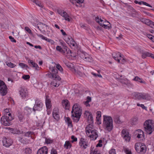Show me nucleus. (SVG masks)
I'll return each mask as SVG.
<instances>
[{"mask_svg":"<svg viewBox=\"0 0 154 154\" xmlns=\"http://www.w3.org/2000/svg\"><path fill=\"white\" fill-rule=\"evenodd\" d=\"M82 109L79 105L75 104L72 106V117L74 122H78L82 114Z\"/></svg>","mask_w":154,"mask_h":154,"instance_id":"1","label":"nucleus"},{"mask_svg":"<svg viewBox=\"0 0 154 154\" xmlns=\"http://www.w3.org/2000/svg\"><path fill=\"white\" fill-rule=\"evenodd\" d=\"M85 130L87 135L91 133L89 136L92 140H95L98 136L97 131L92 124H89L86 128Z\"/></svg>","mask_w":154,"mask_h":154,"instance_id":"2","label":"nucleus"},{"mask_svg":"<svg viewBox=\"0 0 154 154\" xmlns=\"http://www.w3.org/2000/svg\"><path fill=\"white\" fill-rule=\"evenodd\" d=\"M103 124L105 129L108 131H111L113 128V121L111 116L104 115Z\"/></svg>","mask_w":154,"mask_h":154,"instance_id":"3","label":"nucleus"},{"mask_svg":"<svg viewBox=\"0 0 154 154\" xmlns=\"http://www.w3.org/2000/svg\"><path fill=\"white\" fill-rule=\"evenodd\" d=\"M13 119L11 113H5L1 117V122L4 126H9L11 124V121Z\"/></svg>","mask_w":154,"mask_h":154,"instance_id":"4","label":"nucleus"},{"mask_svg":"<svg viewBox=\"0 0 154 154\" xmlns=\"http://www.w3.org/2000/svg\"><path fill=\"white\" fill-rule=\"evenodd\" d=\"M50 70L52 72L48 73L46 74V76L49 78L53 79L56 80L60 81L61 80L60 77L57 75L58 70L55 67L50 68Z\"/></svg>","mask_w":154,"mask_h":154,"instance_id":"5","label":"nucleus"},{"mask_svg":"<svg viewBox=\"0 0 154 154\" xmlns=\"http://www.w3.org/2000/svg\"><path fill=\"white\" fill-rule=\"evenodd\" d=\"M135 148L136 151L141 154H144L146 150V147L144 143H136L135 145Z\"/></svg>","mask_w":154,"mask_h":154,"instance_id":"6","label":"nucleus"},{"mask_svg":"<svg viewBox=\"0 0 154 154\" xmlns=\"http://www.w3.org/2000/svg\"><path fill=\"white\" fill-rule=\"evenodd\" d=\"M152 123L151 121L148 120L145 122L144 124L145 130L148 134H151L152 132Z\"/></svg>","mask_w":154,"mask_h":154,"instance_id":"7","label":"nucleus"},{"mask_svg":"<svg viewBox=\"0 0 154 154\" xmlns=\"http://www.w3.org/2000/svg\"><path fill=\"white\" fill-rule=\"evenodd\" d=\"M43 105V103L40 100L36 99L35 100V103L32 110L35 112L36 111H40L42 109Z\"/></svg>","mask_w":154,"mask_h":154,"instance_id":"8","label":"nucleus"},{"mask_svg":"<svg viewBox=\"0 0 154 154\" xmlns=\"http://www.w3.org/2000/svg\"><path fill=\"white\" fill-rule=\"evenodd\" d=\"M133 94L137 99L139 100L142 99H146L148 98L149 96L148 94L142 93L134 92Z\"/></svg>","mask_w":154,"mask_h":154,"instance_id":"9","label":"nucleus"},{"mask_svg":"<svg viewBox=\"0 0 154 154\" xmlns=\"http://www.w3.org/2000/svg\"><path fill=\"white\" fill-rule=\"evenodd\" d=\"M0 93L2 96H5L7 93V87L3 81L0 80Z\"/></svg>","mask_w":154,"mask_h":154,"instance_id":"10","label":"nucleus"},{"mask_svg":"<svg viewBox=\"0 0 154 154\" xmlns=\"http://www.w3.org/2000/svg\"><path fill=\"white\" fill-rule=\"evenodd\" d=\"M80 57L87 62H92L93 61L92 57L85 53H82L80 54Z\"/></svg>","mask_w":154,"mask_h":154,"instance_id":"11","label":"nucleus"},{"mask_svg":"<svg viewBox=\"0 0 154 154\" xmlns=\"http://www.w3.org/2000/svg\"><path fill=\"white\" fill-rule=\"evenodd\" d=\"M37 27L41 31L45 32L49 29L48 26L47 25L42 23H39L37 25Z\"/></svg>","mask_w":154,"mask_h":154,"instance_id":"12","label":"nucleus"},{"mask_svg":"<svg viewBox=\"0 0 154 154\" xmlns=\"http://www.w3.org/2000/svg\"><path fill=\"white\" fill-rule=\"evenodd\" d=\"M122 136L126 141L129 142L130 141L131 137L127 130L124 129L122 130Z\"/></svg>","mask_w":154,"mask_h":154,"instance_id":"13","label":"nucleus"},{"mask_svg":"<svg viewBox=\"0 0 154 154\" xmlns=\"http://www.w3.org/2000/svg\"><path fill=\"white\" fill-rule=\"evenodd\" d=\"M95 20L102 27L105 29H109V26H108V25H109V24H104V20L103 18V19H100L98 17H95Z\"/></svg>","mask_w":154,"mask_h":154,"instance_id":"14","label":"nucleus"},{"mask_svg":"<svg viewBox=\"0 0 154 154\" xmlns=\"http://www.w3.org/2000/svg\"><path fill=\"white\" fill-rule=\"evenodd\" d=\"M52 116L57 121L60 119V116L59 114V109L57 107L54 108L52 112Z\"/></svg>","mask_w":154,"mask_h":154,"instance_id":"15","label":"nucleus"},{"mask_svg":"<svg viewBox=\"0 0 154 154\" xmlns=\"http://www.w3.org/2000/svg\"><path fill=\"white\" fill-rule=\"evenodd\" d=\"M85 117H88V121L90 123L89 124H92L93 123V119L92 114L90 112L85 111L84 113Z\"/></svg>","mask_w":154,"mask_h":154,"instance_id":"16","label":"nucleus"},{"mask_svg":"<svg viewBox=\"0 0 154 154\" xmlns=\"http://www.w3.org/2000/svg\"><path fill=\"white\" fill-rule=\"evenodd\" d=\"M20 94L23 99L25 98L28 95V92L26 89L22 87H20L19 89Z\"/></svg>","mask_w":154,"mask_h":154,"instance_id":"17","label":"nucleus"},{"mask_svg":"<svg viewBox=\"0 0 154 154\" xmlns=\"http://www.w3.org/2000/svg\"><path fill=\"white\" fill-rule=\"evenodd\" d=\"M79 144L80 146L84 149H86L88 145V142L84 138H81Z\"/></svg>","mask_w":154,"mask_h":154,"instance_id":"18","label":"nucleus"},{"mask_svg":"<svg viewBox=\"0 0 154 154\" xmlns=\"http://www.w3.org/2000/svg\"><path fill=\"white\" fill-rule=\"evenodd\" d=\"M58 13L60 15L64 17L65 19L66 20H67L68 21H70V19L69 18V16L65 11L63 10H59L58 11Z\"/></svg>","mask_w":154,"mask_h":154,"instance_id":"19","label":"nucleus"},{"mask_svg":"<svg viewBox=\"0 0 154 154\" xmlns=\"http://www.w3.org/2000/svg\"><path fill=\"white\" fill-rule=\"evenodd\" d=\"M3 145L6 147H9L12 143V140L10 139L5 138L2 140Z\"/></svg>","mask_w":154,"mask_h":154,"instance_id":"20","label":"nucleus"},{"mask_svg":"<svg viewBox=\"0 0 154 154\" xmlns=\"http://www.w3.org/2000/svg\"><path fill=\"white\" fill-rule=\"evenodd\" d=\"M63 48L62 52L63 53V54L66 56H67V55H66V54L67 55L68 54L69 55L72 56L71 55L72 53V51L67 47L63 45Z\"/></svg>","mask_w":154,"mask_h":154,"instance_id":"21","label":"nucleus"},{"mask_svg":"<svg viewBox=\"0 0 154 154\" xmlns=\"http://www.w3.org/2000/svg\"><path fill=\"white\" fill-rule=\"evenodd\" d=\"M48 149L46 146H44L40 148L38 151L37 154H47Z\"/></svg>","mask_w":154,"mask_h":154,"instance_id":"22","label":"nucleus"},{"mask_svg":"<svg viewBox=\"0 0 154 154\" xmlns=\"http://www.w3.org/2000/svg\"><path fill=\"white\" fill-rule=\"evenodd\" d=\"M45 104L47 109H50L51 106V99L48 95L46 96Z\"/></svg>","mask_w":154,"mask_h":154,"instance_id":"23","label":"nucleus"},{"mask_svg":"<svg viewBox=\"0 0 154 154\" xmlns=\"http://www.w3.org/2000/svg\"><path fill=\"white\" fill-rule=\"evenodd\" d=\"M62 105L65 109H69V102L67 100H64L62 101Z\"/></svg>","mask_w":154,"mask_h":154,"instance_id":"24","label":"nucleus"},{"mask_svg":"<svg viewBox=\"0 0 154 154\" xmlns=\"http://www.w3.org/2000/svg\"><path fill=\"white\" fill-rule=\"evenodd\" d=\"M6 128L9 130L10 131L12 134H21V131L17 129L10 128Z\"/></svg>","mask_w":154,"mask_h":154,"instance_id":"25","label":"nucleus"},{"mask_svg":"<svg viewBox=\"0 0 154 154\" xmlns=\"http://www.w3.org/2000/svg\"><path fill=\"white\" fill-rule=\"evenodd\" d=\"M118 55L120 57H122V55L121 53L120 52H118V53H114L113 54H112V56L113 58L116 60H117L119 63L120 62V60L119 59H118L117 58L118 57Z\"/></svg>","mask_w":154,"mask_h":154,"instance_id":"26","label":"nucleus"},{"mask_svg":"<svg viewBox=\"0 0 154 154\" xmlns=\"http://www.w3.org/2000/svg\"><path fill=\"white\" fill-rule=\"evenodd\" d=\"M28 62L29 63L31 64L32 66L33 67L35 68V69L38 70V66L35 62L31 60H28Z\"/></svg>","mask_w":154,"mask_h":154,"instance_id":"27","label":"nucleus"},{"mask_svg":"<svg viewBox=\"0 0 154 154\" xmlns=\"http://www.w3.org/2000/svg\"><path fill=\"white\" fill-rule=\"evenodd\" d=\"M20 141L21 143H22L23 144H27V143H29L30 142V141L28 139L26 138L25 137H23L21 138L20 139Z\"/></svg>","mask_w":154,"mask_h":154,"instance_id":"28","label":"nucleus"},{"mask_svg":"<svg viewBox=\"0 0 154 154\" xmlns=\"http://www.w3.org/2000/svg\"><path fill=\"white\" fill-rule=\"evenodd\" d=\"M65 64L66 66L69 68H70L72 72H73L74 70L73 69H75V68L74 67L73 64L69 62L65 63Z\"/></svg>","mask_w":154,"mask_h":154,"instance_id":"29","label":"nucleus"},{"mask_svg":"<svg viewBox=\"0 0 154 154\" xmlns=\"http://www.w3.org/2000/svg\"><path fill=\"white\" fill-rule=\"evenodd\" d=\"M31 2L35 3L36 5L38 6L43 8V5L41 2L38 0H30Z\"/></svg>","mask_w":154,"mask_h":154,"instance_id":"30","label":"nucleus"},{"mask_svg":"<svg viewBox=\"0 0 154 154\" xmlns=\"http://www.w3.org/2000/svg\"><path fill=\"white\" fill-rule=\"evenodd\" d=\"M73 69L74 70L73 72L77 76L81 77L84 74L83 73L78 70H77L75 68V69Z\"/></svg>","mask_w":154,"mask_h":154,"instance_id":"31","label":"nucleus"},{"mask_svg":"<svg viewBox=\"0 0 154 154\" xmlns=\"http://www.w3.org/2000/svg\"><path fill=\"white\" fill-rule=\"evenodd\" d=\"M133 80L136 81H138L140 83L146 84V82L145 81H143L142 79L140 78L139 77L137 76L135 77L133 79Z\"/></svg>","mask_w":154,"mask_h":154,"instance_id":"32","label":"nucleus"},{"mask_svg":"<svg viewBox=\"0 0 154 154\" xmlns=\"http://www.w3.org/2000/svg\"><path fill=\"white\" fill-rule=\"evenodd\" d=\"M32 111V109L28 107H26L24 109V112L27 115L30 114L31 113Z\"/></svg>","mask_w":154,"mask_h":154,"instance_id":"33","label":"nucleus"},{"mask_svg":"<svg viewBox=\"0 0 154 154\" xmlns=\"http://www.w3.org/2000/svg\"><path fill=\"white\" fill-rule=\"evenodd\" d=\"M138 118L137 117H134L132 118L131 119V123L133 125L137 124V123Z\"/></svg>","mask_w":154,"mask_h":154,"instance_id":"34","label":"nucleus"},{"mask_svg":"<svg viewBox=\"0 0 154 154\" xmlns=\"http://www.w3.org/2000/svg\"><path fill=\"white\" fill-rule=\"evenodd\" d=\"M25 154H31L32 153V150L29 148H25L23 150Z\"/></svg>","mask_w":154,"mask_h":154,"instance_id":"35","label":"nucleus"},{"mask_svg":"<svg viewBox=\"0 0 154 154\" xmlns=\"http://www.w3.org/2000/svg\"><path fill=\"white\" fill-rule=\"evenodd\" d=\"M64 146L66 149L70 148L71 146V144L68 141H66L64 144Z\"/></svg>","mask_w":154,"mask_h":154,"instance_id":"36","label":"nucleus"},{"mask_svg":"<svg viewBox=\"0 0 154 154\" xmlns=\"http://www.w3.org/2000/svg\"><path fill=\"white\" fill-rule=\"evenodd\" d=\"M69 39L70 40L69 43H68V44H69L70 46L72 45V47L75 46L76 45V43L74 40L71 38V40H70V39Z\"/></svg>","mask_w":154,"mask_h":154,"instance_id":"37","label":"nucleus"},{"mask_svg":"<svg viewBox=\"0 0 154 154\" xmlns=\"http://www.w3.org/2000/svg\"><path fill=\"white\" fill-rule=\"evenodd\" d=\"M114 121L116 123L120 124L121 123V121L120 120L119 116L116 115L115 116Z\"/></svg>","mask_w":154,"mask_h":154,"instance_id":"38","label":"nucleus"},{"mask_svg":"<svg viewBox=\"0 0 154 154\" xmlns=\"http://www.w3.org/2000/svg\"><path fill=\"white\" fill-rule=\"evenodd\" d=\"M76 3V5L77 6L81 7V6L80 4L84 2V0H75Z\"/></svg>","mask_w":154,"mask_h":154,"instance_id":"39","label":"nucleus"},{"mask_svg":"<svg viewBox=\"0 0 154 154\" xmlns=\"http://www.w3.org/2000/svg\"><path fill=\"white\" fill-rule=\"evenodd\" d=\"M150 20L147 19H142L141 20V21L143 23L149 25V24Z\"/></svg>","mask_w":154,"mask_h":154,"instance_id":"40","label":"nucleus"},{"mask_svg":"<svg viewBox=\"0 0 154 154\" xmlns=\"http://www.w3.org/2000/svg\"><path fill=\"white\" fill-rule=\"evenodd\" d=\"M150 53L147 52H144L143 54L142 55V57L143 58H145L147 57H149Z\"/></svg>","mask_w":154,"mask_h":154,"instance_id":"41","label":"nucleus"},{"mask_svg":"<svg viewBox=\"0 0 154 154\" xmlns=\"http://www.w3.org/2000/svg\"><path fill=\"white\" fill-rule=\"evenodd\" d=\"M65 121L67 122L68 125L72 126V121L69 117H66L65 118Z\"/></svg>","mask_w":154,"mask_h":154,"instance_id":"42","label":"nucleus"},{"mask_svg":"<svg viewBox=\"0 0 154 154\" xmlns=\"http://www.w3.org/2000/svg\"><path fill=\"white\" fill-rule=\"evenodd\" d=\"M34 134L33 132L28 131L24 133V136L25 137H29L30 135H32Z\"/></svg>","mask_w":154,"mask_h":154,"instance_id":"43","label":"nucleus"},{"mask_svg":"<svg viewBox=\"0 0 154 154\" xmlns=\"http://www.w3.org/2000/svg\"><path fill=\"white\" fill-rule=\"evenodd\" d=\"M146 36L152 42H154V36L148 34L146 35Z\"/></svg>","mask_w":154,"mask_h":154,"instance_id":"44","label":"nucleus"},{"mask_svg":"<svg viewBox=\"0 0 154 154\" xmlns=\"http://www.w3.org/2000/svg\"><path fill=\"white\" fill-rule=\"evenodd\" d=\"M56 68L57 69L59 70L61 72H63V69L62 67L60 66V65L59 64H56Z\"/></svg>","mask_w":154,"mask_h":154,"instance_id":"45","label":"nucleus"},{"mask_svg":"<svg viewBox=\"0 0 154 154\" xmlns=\"http://www.w3.org/2000/svg\"><path fill=\"white\" fill-rule=\"evenodd\" d=\"M18 117L19 120L20 122H23V120L24 119L23 116L21 114H19V115H18Z\"/></svg>","mask_w":154,"mask_h":154,"instance_id":"46","label":"nucleus"},{"mask_svg":"<svg viewBox=\"0 0 154 154\" xmlns=\"http://www.w3.org/2000/svg\"><path fill=\"white\" fill-rule=\"evenodd\" d=\"M7 65L8 66L12 68L16 66V65H15V64L12 63L11 62L7 63Z\"/></svg>","mask_w":154,"mask_h":154,"instance_id":"47","label":"nucleus"},{"mask_svg":"<svg viewBox=\"0 0 154 154\" xmlns=\"http://www.w3.org/2000/svg\"><path fill=\"white\" fill-rule=\"evenodd\" d=\"M92 153V154H101L99 151L96 149L94 150V151L91 150V153Z\"/></svg>","mask_w":154,"mask_h":154,"instance_id":"48","label":"nucleus"},{"mask_svg":"<svg viewBox=\"0 0 154 154\" xmlns=\"http://www.w3.org/2000/svg\"><path fill=\"white\" fill-rule=\"evenodd\" d=\"M36 34L38 37L41 38L42 39L46 41H47L46 39H47L48 38L46 37H45L41 34Z\"/></svg>","mask_w":154,"mask_h":154,"instance_id":"49","label":"nucleus"},{"mask_svg":"<svg viewBox=\"0 0 154 154\" xmlns=\"http://www.w3.org/2000/svg\"><path fill=\"white\" fill-rule=\"evenodd\" d=\"M53 142V140H51L50 138H46L45 139V143L47 144H50L52 143Z\"/></svg>","mask_w":154,"mask_h":154,"instance_id":"50","label":"nucleus"},{"mask_svg":"<svg viewBox=\"0 0 154 154\" xmlns=\"http://www.w3.org/2000/svg\"><path fill=\"white\" fill-rule=\"evenodd\" d=\"M19 65L22 68H23L24 67L27 68H29L28 66L26 64L23 63H19Z\"/></svg>","mask_w":154,"mask_h":154,"instance_id":"51","label":"nucleus"},{"mask_svg":"<svg viewBox=\"0 0 154 154\" xmlns=\"http://www.w3.org/2000/svg\"><path fill=\"white\" fill-rule=\"evenodd\" d=\"M30 76L29 75H23L22 78L23 79H24L26 80L27 79H28L30 78Z\"/></svg>","mask_w":154,"mask_h":154,"instance_id":"52","label":"nucleus"},{"mask_svg":"<svg viewBox=\"0 0 154 154\" xmlns=\"http://www.w3.org/2000/svg\"><path fill=\"white\" fill-rule=\"evenodd\" d=\"M124 151L126 154H132L131 151L129 150L128 149H125L124 150Z\"/></svg>","mask_w":154,"mask_h":154,"instance_id":"53","label":"nucleus"},{"mask_svg":"<svg viewBox=\"0 0 154 154\" xmlns=\"http://www.w3.org/2000/svg\"><path fill=\"white\" fill-rule=\"evenodd\" d=\"M25 29L29 33L32 34V32L31 30L28 27L26 26L25 27Z\"/></svg>","mask_w":154,"mask_h":154,"instance_id":"54","label":"nucleus"},{"mask_svg":"<svg viewBox=\"0 0 154 154\" xmlns=\"http://www.w3.org/2000/svg\"><path fill=\"white\" fill-rule=\"evenodd\" d=\"M71 138L72 139V143H73L74 142H76L77 141V138L75 137L74 136H72L71 137Z\"/></svg>","mask_w":154,"mask_h":154,"instance_id":"55","label":"nucleus"},{"mask_svg":"<svg viewBox=\"0 0 154 154\" xmlns=\"http://www.w3.org/2000/svg\"><path fill=\"white\" fill-rule=\"evenodd\" d=\"M137 105L138 106L141 107L142 108L144 109H145L146 108V107L143 104H140L139 103H137Z\"/></svg>","mask_w":154,"mask_h":154,"instance_id":"56","label":"nucleus"},{"mask_svg":"<svg viewBox=\"0 0 154 154\" xmlns=\"http://www.w3.org/2000/svg\"><path fill=\"white\" fill-rule=\"evenodd\" d=\"M56 48V50L57 51H59L60 52H62V51H63V49H62V48H61V47L60 46H57Z\"/></svg>","mask_w":154,"mask_h":154,"instance_id":"57","label":"nucleus"},{"mask_svg":"<svg viewBox=\"0 0 154 154\" xmlns=\"http://www.w3.org/2000/svg\"><path fill=\"white\" fill-rule=\"evenodd\" d=\"M51 154H57V151L55 149H52L51 150Z\"/></svg>","mask_w":154,"mask_h":154,"instance_id":"58","label":"nucleus"},{"mask_svg":"<svg viewBox=\"0 0 154 154\" xmlns=\"http://www.w3.org/2000/svg\"><path fill=\"white\" fill-rule=\"evenodd\" d=\"M51 85L54 87H58L59 86V84H57V82H53L51 83Z\"/></svg>","mask_w":154,"mask_h":154,"instance_id":"59","label":"nucleus"},{"mask_svg":"<svg viewBox=\"0 0 154 154\" xmlns=\"http://www.w3.org/2000/svg\"><path fill=\"white\" fill-rule=\"evenodd\" d=\"M109 154H116L115 150L114 149H112L109 152Z\"/></svg>","mask_w":154,"mask_h":154,"instance_id":"60","label":"nucleus"},{"mask_svg":"<svg viewBox=\"0 0 154 154\" xmlns=\"http://www.w3.org/2000/svg\"><path fill=\"white\" fill-rule=\"evenodd\" d=\"M9 38L10 39L11 42H16V40L12 36H9Z\"/></svg>","mask_w":154,"mask_h":154,"instance_id":"61","label":"nucleus"},{"mask_svg":"<svg viewBox=\"0 0 154 154\" xmlns=\"http://www.w3.org/2000/svg\"><path fill=\"white\" fill-rule=\"evenodd\" d=\"M154 22L150 20L148 26H149L151 28H152L153 26H154Z\"/></svg>","mask_w":154,"mask_h":154,"instance_id":"62","label":"nucleus"},{"mask_svg":"<svg viewBox=\"0 0 154 154\" xmlns=\"http://www.w3.org/2000/svg\"><path fill=\"white\" fill-rule=\"evenodd\" d=\"M96 120H97V121L98 122V123L99 124H101L100 117H96Z\"/></svg>","mask_w":154,"mask_h":154,"instance_id":"63","label":"nucleus"},{"mask_svg":"<svg viewBox=\"0 0 154 154\" xmlns=\"http://www.w3.org/2000/svg\"><path fill=\"white\" fill-rule=\"evenodd\" d=\"M91 97L89 96H88L87 97L86 101L89 103L91 102Z\"/></svg>","mask_w":154,"mask_h":154,"instance_id":"64","label":"nucleus"}]
</instances>
